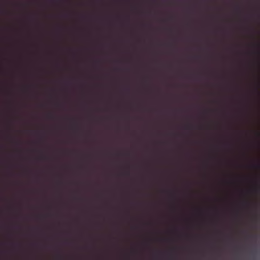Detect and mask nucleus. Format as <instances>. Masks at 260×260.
<instances>
[{
  "label": "nucleus",
  "mask_w": 260,
  "mask_h": 260,
  "mask_svg": "<svg viewBox=\"0 0 260 260\" xmlns=\"http://www.w3.org/2000/svg\"><path fill=\"white\" fill-rule=\"evenodd\" d=\"M52 117V115H49V118H51Z\"/></svg>",
  "instance_id": "obj_2"
},
{
  "label": "nucleus",
  "mask_w": 260,
  "mask_h": 260,
  "mask_svg": "<svg viewBox=\"0 0 260 260\" xmlns=\"http://www.w3.org/2000/svg\"><path fill=\"white\" fill-rule=\"evenodd\" d=\"M187 128H190V126H188L187 127Z\"/></svg>",
  "instance_id": "obj_1"
},
{
  "label": "nucleus",
  "mask_w": 260,
  "mask_h": 260,
  "mask_svg": "<svg viewBox=\"0 0 260 260\" xmlns=\"http://www.w3.org/2000/svg\"><path fill=\"white\" fill-rule=\"evenodd\" d=\"M256 167H259L260 166L259 165H256Z\"/></svg>",
  "instance_id": "obj_3"
}]
</instances>
